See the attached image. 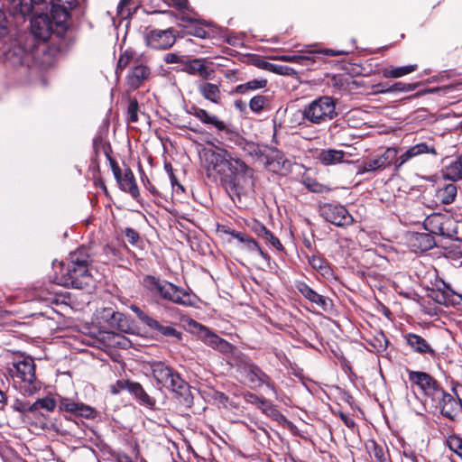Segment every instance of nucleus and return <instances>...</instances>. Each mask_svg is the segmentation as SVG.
I'll use <instances>...</instances> for the list:
<instances>
[{"instance_id":"nucleus-1","label":"nucleus","mask_w":462,"mask_h":462,"mask_svg":"<svg viewBox=\"0 0 462 462\" xmlns=\"http://www.w3.org/2000/svg\"><path fill=\"white\" fill-rule=\"evenodd\" d=\"M208 170L216 172L221 185L235 200L247 196L254 189V170L225 149L206 152Z\"/></svg>"},{"instance_id":"nucleus-2","label":"nucleus","mask_w":462,"mask_h":462,"mask_svg":"<svg viewBox=\"0 0 462 462\" xmlns=\"http://www.w3.org/2000/svg\"><path fill=\"white\" fill-rule=\"evenodd\" d=\"M90 255L88 249L79 247L75 252L69 254L66 263L54 264L56 270L54 282L57 284L72 287L76 289H84L92 282L90 273Z\"/></svg>"},{"instance_id":"nucleus-3","label":"nucleus","mask_w":462,"mask_h":462,"mask_svg":"<svg viewBox=\"0 0 462 462\" xmlns=\"http://www.w3.org/2000/svg\"><path fill=\"white\" fill-rule=\"evenodd\" d=\"M152 375L160 387L171 391L186 407H190L192 397L189 385L185 382L180 374L161 361L150 364Z\"/></svg>"},{"instance_id":"nucleus-4","label":"nucleus","mask_w":462,"mask_h":462,"mask_svg":"<svg viewBox=\"0 0 462 462\" xmlns=\"http://www.w3.org/2000/svg\"><path fill=\"white\" fill-rule=\"evenodd\" d=\"M52 4L53 21L47 14H35L31 20L32 33L35 38L46 41L53 32V24L63 27L69 18V13L65 5H57V2L51 0Z\"/></svg>"},{"instance_id":"nucleus-5","label":"nucleus","mask_w":462,"mask_h":462,"mask_svg":"<svg viewBox=\"0 0 462 462\" xmlns=\"http://www.w3.org/2000/svg\"><path fill=\"white\" fill-rule=\"evenodd\" d=\"M9 374L19 384L23 394L31 396L41 389V383L35 375V364L32 358L14 362L8 368Z\"/></svg>"},{"instance_id":"nucleus-6","label":"nucleus","mask_w":462,"mask_h":462,"mask_svg":"<svg viewBox=\"0 0 462 462\" xmlns=\"http://www.w3.org/2000/svg\"><path fill=\"white\" fill-rule=\"evenodd\" d=\"M336 101L329 96L319 97L303 108V117L311 125H321L337 116Z\"/></svg>"},{"instance_id":"nucleus-7","label":"nucleus","mask_w":462,"mask_h":462,"mask_svg":"<svg viewBox=\"0 0 462 462\" xmlns=\"http://www.w3.org/2000/svg\"><path fill=\"white\" fill-rule=\"evenodd\" d=\"M105 154L109 161L115 179L119 184L121 189L130 193L133 198H137L139 195V189L136 185L133 171L127 168L125 170L124 173H122L118 163L110 155L109 147L105 150Z\"/></svg>"},{"instance_id":"nucleus-8","label":"nucleus","mask_w":462,"mask_h":462,"mask_svg":"<svg viewBox=\"0 0 462 462\" xmlns=\"http://www.w3.org/2000/svg\"><path fill=\"white\" fill-rule=\"evenodd\" d=\"M319 211L326 221L337 226H350L354 222L352 215L339 204L325 203L319 206Z\"/></svg>"},{"instance_id":"nucleus-9","label":"nucleus","mask_w":462,"mask_h":462,"mask_svg":"<svg viewBox=\"0 0 462 462\" xmlns=\"http://www.w3.org/2000/svg\"><path fill=\"white\" fill-rule=\"evenodd\" d=\"M146 45L154 50H168L176 42L175 31L172 28L166 30L153 29L144 37Z\"/></svg>"},{"instance_id":"nucleus-10","label":"nucleus","mask_w":462,"mask_h":462,"mask_svg":"<svg viewBox=\"0 0 462 462\" xmlns=\"http://www.w3.org/2000/svg\"><path fill=\"white\" fill-rule=\"evenodd\" d=\"M430 399L442 416L451 420H455L457 401L450 393L440 387Z\"/></svg>"},{"instance_id":"nucleus-11","label":"nucleus","mask_w":462,"mask_h":462,"mask_svg":"<svg viewBox=\"0 0 462 462\" xmlns=\"http://www.w3.org/2000/svg\"><path fill=\"white\" fill-rule=\"evenodd\" d=\"M408 377L410 382L417 385L428 398L441 387L435 378L425 372L408 370Z\"/></svg>"},{"instance_id":"nucleus-12","label":"nucleus","mask_w":462,"mask_h":462,"mask_svg":"<svg viewBox=\"0 0 462 462\" xmlns=\"http://www.w3.org/2000/svg\"><path fill=\"white\" fill-rule=\"evenodd\" d=\"M398 152L395 148H387L381 155L375 158H370L364 162L365 171H374L385 169L395 162Z\"/></svg>"},{"instance_id":"nucleus-13","label":"nucleus","mask_w":462,"mask_h":462,"mask_svg":"<svg viewBox=\"0 0 462 462\" xmlns=\"http://www.w3.org/2000/svg\"><path fill=\"white\" fill-rule=\"evenodd\" d=\"M183 70L189 75H199L202 79H212L215 69L208 66L202 59H193L184 62Z\"/></svg>"},{"instance_id":"nucleus-14","label":"nucleus","mask_w":462,"mask_h":462,"mask_svg":"<svg viewBox=\"0 0 462 462\" xmlns=\"http://www.w3.org/2000/svg\"><path fill=\"white\" fill-rule=\"evenodd\" d=\"M151 69L143 64L134 65L126 76V85L130 90L140 88L150 77Z\"/></svg>"},{"instance_id":"nucleus-15","label":"nucleus","mask_w":462,"mask_h":462,"mask_svg":"<svg viewBox=\"0 0 462 462\" xmlns=\"http://www.w3.org/2000/svg\"><path fill=\"white\" fill-rule=\"evenodd\" d=\"M101 319L107 322L110 328L121 332H127L130 329L126 317L121 312L114 311L112 309H104Z\"/></svg>"},{"instance_id":"nucleus-16","label":"nucleus","mask_w":462,"mask_h":462,"mask_svg":"<svg viewBox=\"0 0 462 462\" xmlns=\"http://www.w3.org/2000/svg\"><path fill=\"white\" fill-rule=\"evenodd\" d=\"M168 288L169 291L164 300L186 307L195 305V297L185 289L176 286L173 283Z\"/></svg>"},{"instance_id":"nucleus-17","label":"nucleus","mask_w":462,"mask_h":462,"mask_svg":"<svg viewBox=\"0 0 462 462\" xmlns=\"http://www.w3.org/2000/svg\"><path fill=\"white\" fill-rule=\"evenodd\" d=\"M246 379L254 386L260 387L265 384L275 395L277 390L270 377L255 365H250L246 370Z\"/></svg>"},{"instance_id":"nucleus-18","label":"nucleus","mask_w":462,"mask_h":462,"mask_svg":"<svg viewBox=\"0 0 462 462\" xmlns=\"http://www.w3.org/2000/svg\"><path fill=\"white\" fill-rule=\"evenodd\" d=\"M60 409L87 419L94 418L95 416V410L92 407L76 402L68 398L60 400Z\"/></svg>"},{"instance_id":"nucleus-19","label":"nucleus","mask_w":462,"mask_h":462,"mask_svg":"<svg viewBox=\"0 0 462 462\" xmlns=\"http://www.w3.org/2000/svg\"><path fill=\"white\" fill-rule=\"evenodd\" d=\"M189 114L194 116L200 122L205 125H211L216 127L218 131H225L228 133L226 125L221 121L217 116L210 115L207 110L197 106H192L188 111Z\"/></svg>"},{"instance_id":"nucleus-20","label":"nucleus","mask_w":462,"mask_h":462,"mask_svg":"<svg viewBox=\"0 0 462 462\" xmlns=\"http://www.w3.org/2000/svg\"><path fill=\"white\" fill-rule=\"evenodd\" d=\"M407 345L415 352L420 355H430L435 357L437 353L431 346L420 336L414 333H408L404 336Z\"/></svg>"},{"instance_id":"nucleus-21","label":"nucleus","mask_w":462,"mask_h":462,"mask_svg":"<svg viewBox=\"0 0 462 462\" xmlns=\"http://www.w3.org/2000/svg\"><path fill=\"white\" fill-rule=\"evenodd\" d=\"M171 282L162 281L160 278L153 275H146L143 279V287L153 294H158L163 300L169 291V286Z\"/></svg>"},{"instance_id":"nucleus-22","label":"nucleus","mask_w":462,"mask_h":462,"mask_svg":"<svg viewBox=\"0 0 462 462\" xmlns=\"http://www.w3.org/2000/svg\"><path fill=\"white\" fill-rule=\"evenodd\" d=\"M118 384L125 385L126 389L139 400L140 403L145 405L149 408H153L155 405V401L152 398L143 388V386L139 383L135 382H120L118 381Z\"/></svg>"},{"instance_id":"nucleus-23","label":"nucleus","mask_w":462,"mask_h":462,"mask_svg":"<svg viewBox=\"0 0 462 462\" xmlns=\"http://www.w3.org/2000/svg\"><path fill=\"white\" fill-rule=\"evenodd\" d=\"M192 323L195 327L199 326L200 328V336L207 345L223 352H226L229 349L230 345L226 340L222 339L216 334L209 331L207 328L198 324L197 322L192 321Z\"/></svg>"},{"instance_id":"nucleus-24","label":"nucleus","mask_w":462,"mask_h":462,"mask_svg":"<svg viewBox=\"0 0 462 462\" xmlns=\"http://www.w3.org/2000/svg\"><path fill=\"white\" fill-rule=\"evenodd\" d=\"M273 59L276 60L296 63L307 68H310L316 62V59L312 51H302L300 54L293 55H278L273 57Z\"/></svg>"},{"instance_id":"nucleus-25","label":"nucleus","mask_w":462,"mask_h":462,"mask_svg":"<svg viewBox=\"0 0 462 462\" xmlns=\"http://www.w3.org/2000/svg\"><path fill=\"white\" fill-rule=\"evenodd\" d=\"M199 93L208 101L214 104H219L222 98V94L218 85L201 81L198 83Z\"/></svg>"},{"instance_id":"nucleus-26","label":"nucleus","mask_w":462,"mask_h":462,"mask_svg":"<svg viewBox=\"0 0 462 462\" xmlns=\"http://www.w3.org/2000/svg\"><path fill=\"white\" fill-rule=\"evenodd\" d=\"M345 155L342 150L323 149L319 152L317 160L325 166H330L343 162Z\"/></svg>"},{"instance_id":"nucleus-27","label":"nucleus","mask_w":462,"mask_h":462,"mask_svg":"<svg viewBox=\"0 0 462 462\" xmlns=\"http://www.w3.org/2000/svg\"><path fill=\"white\" fill-rule=\"evenodd\" d=\"M298 291L310 302L315 303L317 306L320 307L322 310H327L328 300L327 299L316 292L312 290L307 283L299 282L297 284Z\"/></svg>"},{"instance_id":"nucleus-28","label":"nucleus","mask_w":462,"mask_h":462,"mask_svg":"<svg viewBox=\"0 0 462 462\" xmlns=\"http://www.w3.org/2000/svg\"><path fill=\"white\" fill-rule=\"evenodd\" d=\"M34 403H32L28 409V412L26 413L25 421L30 422L32 425H34L37 428L44 430L48 427L47 414L40 409H33Z\"/></svg>"},{"instance_id":"nucleus-29","label":"nucleus","mask_w":462,"mask_h":462,"mask_svg":"<svg viewBox=\"0 0 462 462\" xmlns=\"http://www.w3.org/2000/svg\"><path fill=\"white\" fill-rule=\"evenodd\" d=\"M457 193V189L455 184H447L443 188H439L436 190V201L444 205L451 204L455 200Z\"/></svg>"},{"instance_id":"nucleus-30","label":"nucleus","mask_w":462,"mask_h":462,"mask_svg":"<svg viewBox=\"0 0 462 462\" xmlns=\"http://www.w3.org/2000/svg\"><path fill=\"white\" fill-rule=\"evenodd\" d=\"M307 258L311 268L319 272L323 277L329 278L332 276V269L323 257L313 254L311 256H307Z\"/></svg>"},{"instance_id":"nucleus-31","label":"nucleus","mask_w":462,"mask_h":462,"mask_svg":"<svg viewBox=\"0 0 462 462\" xmlns=\"http://www.w3.org/2000/svg\"><path fill=\"white\" fill-rule=\"evenodd\" d=\"M443 218L444 217L440 214H432L425 218L423 225L429 232L443 236L445 235L444 228L442 226Z\"/></svg>"},{"instance_id":"nucleus-32","label":"nucleus","mask_w":462,"mask_h":462,"mask_svg":"<svg viewBox=\"0 0 462 462\" xmlns=\"http://www.w3.org/2000/svg\"><path fill=\"white\" fill-rule=\"evenodd\" d=\"M416 64L402 66L397 68H385L382 70V75L385 79H398L412 73L417 69Z\"/></svg>"},{"instance_id":"nucleus-33","label":"nucleus","mask_w":462,"mask_h":462,"mask_svg":"<svg viewBox=\"0 0 462 462\" xmlns=\"http://www.w3.org/2000/svg\"><path fill=\"white\" fill-rule=\"evenodd\" d=\"M148 327L151 329L156 330L162 335L165 337H175L177 340L182 339V333L175 329L172 326L167 325H162L158 320L152 319Z\"/></svg>"},{"instance_id":"nucleus-34","label":"nucleus","mask_w":462,"mask_h":462,"mask_svg":"<svg viewBox=\"0 0 462 462\" xmlns=\"http://www.w3.org/2000/svg\"><path fill=\"white\" fill-rule=\"evenodd\" d=\"M267 85V80L264 79H254L249 80L244 84H240L236 86V91L238 94L245 95L249 90H257L265 88Z\"/></svg>"},{"instance_id":"nucleus-35","label":"nucleus","mask_w":462,"mask_h":462,"mask_svg":"<svg viewBox=\"0 0 462 462\" xmlns=\"http://www.w3.org/2000/svg\"><path fill=\"white\" fill-rule=\"evenodd\" d=\"M301 182L310 192L327 193L331 190L327 185L319 183L315 179L307 175L302 176Z\"/></svg>"},{"instance_id":"nucleus-36","label":"nucleus","mask_w":462,"mask_h":462,"mask_svg":"<svg viewBox=\"0 0 462 462\" xmlns=\"http://www.w3.org/2000/svg\"><path fill=\"white\" fill-rule=\"evenodd\" d=\"M365 448L368 451L370 457H374L379 462L386 461L383 447L379 445L374 439L367 440V442L365 443Z\"/></svg>"},{"instance_id":"nucleus-37","label":"nucleus","mask_w":462,"mask_h":462,"mask_svg":"<svg viewBox=\"0 0 462 462\" xmlns=\"http://www.w3.org/2000/svg\"><path fill=\"white\" fill-rule=\"evenodd\" d=\"M457 296L462 300V295L455 292L452 289H448V292L435 291V295L432 297L436 302L442 305H453L456 303L454 297Z\"/></svg>"},{"instance_id":"nucleus-38","label":"nucleus","mask_w":462,"mask_h":462,"mask_svg":"<svg viewBox=\"0 0 462 462\" xmlns=\"http://www.w3.org/2000/svg\"><path fill=\"white\" fill-rule=\"evenodd\" d=\"M444 177L448 180H457L462 179V162L456 161L450 163L444 171Z\"/></svg>"},{"instance_id":"nucleus-39","label":"nucleus","mask_w":462,"mask_h":462,"mask_svg":"<svg viewBox=\"0 0 462 462\" xmlns=\"http://www.w3.org/2000/svg\"><path fill=\"white\" fill-rule=\"evenodd\" d=\"M33 409H40L45 413L52 412L56 409L57 403L54 398L47 396L37 399L34 402Z\"/></svg>"},{"instance_id":"nucleus-40","label":"nucleus","mask_w":462,"mask_h":462,"mask_svg":"<svg viewBox=\"0 0 462 462\" xmlns=\"http://www.w3.org/2000/svg\"><path fill=\"white\" fill-rule=\"evenodd\" d=\"M135 60V53L131 50L125 51L119 57L116 66V73L118 74L124 69H125L128 65L134 64Z\"/></svg>"},{"instance_id":"nucleus-41","label":"nucleus","mask_w":462,"mask_h":462,"mask_svg":"<svg viewBox=\"0 0 462 462\" xmlns=\"http://www.w3.org/2000/svg\"><path fill=\"white\" fill-rule=\"evenodd\" d=\"M245 247L250 252L257 253L267 263H270V255L262 250L258 243L250 236H245Z\"/></svg>"},{"instance_id":"nucleus-42","label":"nucleus","mask_w":462,"mask_h":462,"mask_svg":"<svg viewBox=\"0 0 462 462\" xmlns=\"http://www.w3.org/2000/svg\"><path fill=\"white\" fill-rule=\"evenodd\" d=\"M263 69L279 75L290 76L295 73V70L291 67L270 62H264Z\"/></svg>"},{"instance_id":"nucleus-43","label":"nucleus","mask_w":462,"mask_h":462,"mask_svg":"<svg viewBox=\"0 0 462 462\" xmlns=\"http://www.w3.org/2000/svg\"><path fill=\"white\" fill-rule=\"evenodd\" d=\"M259 409H261L264 414L274 420H279L281 418L284 419L283 415L270 402H268L265 399L262 402V404L261 406H259Z\"/></svg>"},{"instance_id":"nucleus-44","label":"nucleus","mask_w":462,"mask_h":462,"mask_svg":"<svg viewBox=\"0 0 462 462\" xmlns=\"http://www.w3.org/2000/svg\"><path fill=\"white\" fill-rule=\"evenodd\" d=\"M268 99L266 97L262 95H257L252 97L249 101V108L256 113L259 114L263 111L264 106L267 104Z\"/></svg>"},{"instance_id":"nucleus-45","label":"nucleus","mask_w":462,"mask_h":462,"mask_svg":"<svg viewBox=\"0 0 462 462\" xmlns=\"http://www.w3.org/2000/svg\"><path fill=\"white\" fill-rule=\"evenodd\" d=\"M371 345L374 348V350L378 353H382L386 350L388 346V339L383 333H379L374 336L371 340Z\"/></svg>"},{"instance_id":"nucleus-46","label":"nucleus","mask_w":462,"mask_h":462,"mask_svg":"<svg viewBox=\"0 0 462 462\" xmlns=\"http://www.w3.org/2000/svg\"><path fill=\"white\" fill-rule=\"evenodd\" d=\"M450 450L462 458V438L458 436H450L447 440Z\"/></svg>"},{"instance_id":"nucleus-47","label":"nucleus","mask_w":462,"mask_h":462,"mask_svg":"<svg viewBox=\"0 0 462 462\" xmlns=\"http://www.w3.org/2000/svg\"><path fill=\"white\" fill-rule=\"evenodd\" d=\"M410 148L412 151L413 155L415 156L423 153H432L434 155L437 154L435 148L433 146H428L425 143H417Z\"/></svg>"},{"instance_id":"nucleus-48","label":"nucleus","mask_w":462,"mask_h":462,"mask_svg":"<svg viewBox=\"0 0 462 462\" xmlns=\"http://www.w3.org/2000/svg\"><path fill=\"white\" fill-rule=\"evenodd\" d=\"M30 405L31 404L27 402H23V401L16 399L13 404V409L15 411L20 412L23 416V419L25 420L26 413L28 412V409H29Z\"/></svg>"},{"instance_id":"nucleus-49","label":"nucleus","mask_w":462,"mask_h":462,"mask_svg":"<svg viewBox=\"0 0 462 462\" xmlns=\"http://www.w3.org/2000/svg\"><path fill=\"white\" fill-rule=\"evenodd\" d=\"M138 103L136 99H133L130 101L128 109H127V115L128 119L132 123H135L138 120Z\"/></svg>"},{"instance_id":"nucleus-50","label":"nucleus","mask_w":462,"mask_h":462,"mask_svg":"<svg viewBox=\"0 0 462 462\" xmlns=\"http://www.w3.org/2000/svg\"><path fill=\"white\" fill-rule=\"evenodd\" d=\"M130 309L131 310L135 313V315L137 316V318L143 323L145 324L146 326H148L150 324V322L152 321V318L150 317L149 315H147L146 313H144L138 306L136 305H131L130 306Z\"/></svg>"},{"instance_id":"nucleus-51","label":"nucleus","mask_w":462,"mask_h":462,"mask_svg":"<svg viewBox=\"0 0 462 462\" xmlns=\"http://www.w3.org/2000/svg\"><path fill=\"white\" fill-rule=\"evenodd\" d=\"M124 233L131 245H135L138 243L140 236L136 230L131 227H126Z\"/></svg>"},{"instance_id":"nucleus-52","label":"nucleus","mask_w":462,"mask_h":462,"mask_svg":"<svg viewBox=\"0 0 462 462\" xmlns=\"http://www.w3.org/2000/svg\"><path fill=\"white\" fill-rule=\"evenodd\" d=\"M413 157H415V155H413L412 151L411 150V148H409L405 152H403L399 157L396 156L395 167L399 169L402 164H404L406 162H408Z\"/></svg>"},{"instance_id":"nucleus-53","label":"nucleus","mask_w":462,"mask_h":462,"mask_svg":"<svg viewBox=\"0 0 462 462\" xmlns=\"http://www.w3.org/2000/svg\"><path fill=\"white\" fill-rule=\"evenodd\" d=\"M389 93L391 92H407L412 90V88L410 84H405L402 82H396L391 87L387 88Z\"/></svg>"},{"instance_id":"nucleus-54","label":"nucleus","mask_w":462,"mask_h":462,"mask_svg":"<svg viewBox=\"0 0 462 462\" xmlns=\"http://www.w3.org/2000/svg\"><path fill=\"white\" fill-rule=\"evenodd\" d=\"M307 118L303 117V109L298 110L292 114L291 123L297 125H307Z\"/></svg>"},{"instance_id":"nucleus-55","label":"nucleus","mask_w":462,"mask_h":462,"mask_svg":"<svg viewBox=\"0 0 462 462\" xmlns=\"http://www.w3.org/2000/svg\"><path fill=\"white\" fill-rule=\"evenodd\" d=\"M449 253L457 257L462 256V239H456L448 246Z\"/></svg>"},{"instance_id":"nucleus-56","label":"nucleus","mask_w":462,"mask_h":462,"mask_svg":"<svg viewBox=\"0 0 462 462\" xmlns=\"http://www.w3.org/2000/svg\"><path fill=\"white\" fill-rule=\"evenodd\" d=\"M266 243H269L272 246H273L278 251L283 250V245L280 242V240L274 236V235L270 232L269 235L263 239Z\"/></svg>"},{"instance_id":"nucleus-57","label":"nucleus","mask_w":462,"mask_h":462,"mask_svg":"<svg viewBox=\"0 0 462 462\" xmlns=\"http://www.w3.org/2000/svg\"><path fill=\"white\" fill-rule=\"evenodd\" d=\"M164 61L168 64H174V63H183L184 60H182V57L178 55L177 53L170 52L166 53L163 58Z\"/></svg>"},{"instance_id":"nucleus-58","label":"nucleus","mask_w":462,"mask_h":462,"mask_svg":"<svg viewBox=\"0 0 462 462\" xmlns=\"http://www.w3.org/2000/svg\"><path fill=\"white\" fill-rule=\"evenodd\" d=\"M254 233L261 238L265 239L271 231H269L263 224L255 223L253 227Z\"/></svg>"},{"instance_id":"nucleus-59","label":"nucleus","mask_w":462,"mask_h":462,"mask_svg":"<svg viewBox=\"0 0 462 462\" xmlns=\"http://www.w3.org/2000/svg\"><path fill=\"white\" fill-rule=\"evenodd\" d=\"M452 392L456 396V401L458 402L459 406L462 408V383H456L452 386Z\"/></svg>"},{"instance_id":"nucleus-60","label":"nucleus","mask_w":462,"mask_h":462,"mask_svg":"<svg viewBox=\"0 0 462 462\" xmlns=\"http://www.w3.org/2000/svg\"><path fill=\"white\" fill-rule=\"evenodd\" d=\"M313 52V55L316 57V54L318 53H323L327 56H339V55H345L347 54V51H334L331 49H325L322 51H311Z\"/></svg>"},{"instance_id":"nucleus-61","label":"nucleus","mask_w":462,"mask_h":462,"mask_svg":"<svg viewBox=\"0 0 462 462\" xmlns=\"http://www.w3.org/2000/svg\"><path fill=\"white\" fill-rule=\"evenodd\" d=\"M164 2L168 5L174 6L180 10L188 8V0H164Z\"/></svg>"},{"instance_id":"nucleus-62","label":"nucleus","mask_w":462,"mask_h":462,"mask_svg":"<svg viewBox=\"0 0 462 462\" xmlns=\"http://www.w3.org/2000/svg\"><path fill=\"white\" fill-rule=\"evenodd\" d=\"M245 397L247 402L255 404L258 408L261 406L262 402L264 400L263 398H261L254 393H247Z\"/></svg>"},{"instance_id":"nucleus-63","label":"nucleus","mask_w":462,"mask_h":462,"mask_svg":"<svg viewBox=\"0 0 462 462\" xmlns=\"http://www.w3.org/2000/svg\"><path fill=\"white\" fill-rule=\"evenodd\" d=\"M373 93L374 94H385L389 93V90H387V88L384 87V84L378 83L372 87Z\"/></svg>"},{"instance_id":"nucleus-64","label":"nucleus","mask_w":462,"mask_h":462,"mask_svg":"<svg viewBox=\"0 0 462 462\" xmlns=\"http://www.w3.org/2000/svg\"><path fill=\"white\" fill-rule=\"evenodd\" d=\"M189 34L199 38H205L207 36V32L203 28L196 27L192 32H189Z\"/></svg>"}]
</instances>
